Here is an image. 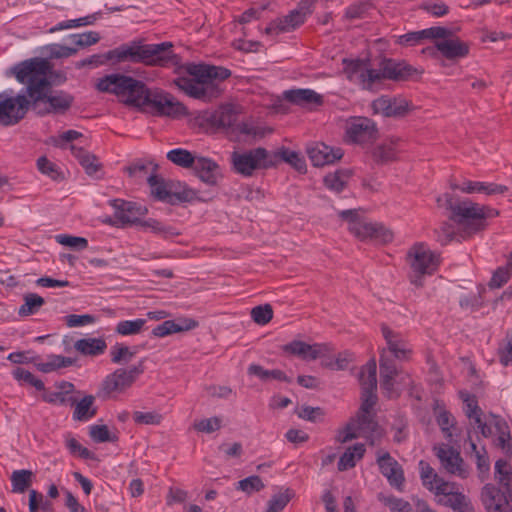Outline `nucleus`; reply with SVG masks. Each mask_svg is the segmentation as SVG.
Listing matches in <instances>:
<instances>
[{
    "mask_svg": "<svg viewBox=\"0 0 512 512\" xmlns=\"http://www.w3.org/2000/svg\"><path fill=\"white\" fill-rule=\"evenodd\" d=\"M171 42H162L158 44H146L142 39L133 40L129 43L120 45L103 54H94L88 57V62L93 66H99L111 62L112 64L121 62L143 63L148 66H168L174 63L176 58L172 50Z\"/></svg>",
    "mask_w": 512,
    "mask_h": 512,
    "instance_id": "obj_1",
    "label": "nucleus"
},
{
    "mask_svg": "<svg viewBox=\"0 0 512 512\" xmlns=\"http://www.w3.org/2000/svg\"><path fill=\"white\" fill-rule=\"evenodd\" d=\"M185 70L193 78L178 77L174 84L189 97L204 102L218 98L222 93L219 82L231 75L227 68L206 64L189 63Z\"/></svg>",
    "mask_w": 512,
    "mask_h": 512,
    "instance_id": "obj_2",
    "label": "nucleus"
},
{
    "mask_svg": "<svg viewBox=\"0 0 512 512\" xmlns=\"http://www.w3.org/2000/svg\"><path fill=\"white\" fill-rule=\"evenodd\" d=\"M97 90L116 95L127 104L144 109L151 89L140 80L123 74H109L99 79Z\"/></svg>",
    "mask_w": 512,
    "mask_h": 512,
    "instance_id": "obj_3",
    "label": "nucleus"
},
{
    "mask_svg": "<svg viewBox=\"0 0 512 512\" xmlns=\"http://www.w3.org/2000/svg\"><path fill=\"white\" fill-rule=\"evenodd\" d=\"M495 478L500 488L486 484L482 489V501L488 512H512V470L506 460L495 463Z\"/></svg>",
    "mask_w": 512,
    "mask_h": 512,
    "instance_id": "obj_4",
    "label": "nucleus"
},
{
    "mask_svg": "<svg viewBox=\"0 0 512 512\" xmlns=\"http://www.w3.org/2000/svg\"><path fill=\"white\" fill-rule=\"evenodd\" d=\"M50 69V63L46 59L35 57L15 64L6 75L14 76L18 82L24 84L22 93L33 98L50 80L48 78Z\"/></svg>",
    "mask_w": 512,
    "mask_h": 512,
    "instance_id": "obj_5",
    "label": "nucleus"
},
{
    "mask_svg": "<svg viewBox=\"0 0 512 512\" xmlns=\"http://www.w3.org/2000/svg\"><path fill=\"white\" fill-rule=\"evenodd\" d=\"M445 200V208L451 212L450 220L462 226L468 233H475L484 229V210L478 203L469 199H455L453 195L445 193L437 198L440 204Z\"/></svg>",
    "mask_w": 512,
    "mask_h": 512,
    "instance_id": "obj_6",
    "label": "nucleus"
},
{
    "mask_svg": "<svg viewBox=\"0 0 512 512\" xmlns=\"http://www.w3.org/2000/svg\"><path fill=\"white\" fill-rule=\"evenodd\" d=\"M338 216L348 222L349 231L360 240L373 239L383 244L393 240V232L380 223H370L364 221L360 216L359 210H342Z\"/></svg>",
    "mask_w": 512,
    "mask_h": 512,
    "instance_id": "obj_7",
    "label": "nucleus"
},
{
    "mask_svg": "<svg viewBox=\"0 0 512 512\" xmlns=\"http://www.w3.org/2000/svg\"><path fill=\"white\" fill-rule=\"evenodd\" d=\"M74 102V97L63 91H53L52 82L49 80L39 94L33 97V112L44 117L49 114H65Z\"/></svg>",
    "mask_w": 512,
    "mask_h": 512,
    "instance_id": "obj_8",
    "label": "nucleus"
},
{
    "mask_svg": "<svg viewBox=\"0 0 512 512\" xmlns=\"http://www.w3.org/2000/svg\"><path fill=\"white\" fill-rule=\"evenodd\" d=\"M407 261L411 267L410 281L413 285H423L422 277L431 275L437 269V256L423 243L414 244L407 252Z\"/></svg>",
    "mask_w": 512,
    "mask_h": 512,
    "instance_id": "obj_9",
    "label": "nucleus"
},
{
    "mask_svg": "<svg viewBox=\"0 0 512 512\" xmlns=\"http://www.w3.org/2000/svg\"><path fill=\"white\" fill-rule=\"evenodd\" d=\"M231 162L234 171L243 176H252L255 170L267 169L275 166L271 153L262 147H257L244 152L234 151L231 154Z\"/></svg>",
    "mask_w": 512,
    "mask_h": 512,
    "instance_id": "obj_10",
    "label": "nucleus"
},
{
    "mask_svg": "<svg viewBox=\"0 0 512 512\" xmlns=\"http://www.w3.org/2000/svg\"><path fill=\"white\" fill-rule=\"evenodd\" d=\"M143 111H149L154 116L181 118L188 115L186 106L175 96L161 89H153Z\"/></svg>",
    "mask_w": 512,
    "mask_h": 512,
    "instance_id": "obj_11",
    "label": "nucleus"
},
{
    "mask_svg": "<svg viewBox=\"0 0 512 512\" xmlns=\"http://www.w3.org/2000/svg\"><path fill=\"white\" fill-rule=\"evenodd\" d=\"M147 182L151 187V194L157 200L171 205L178 202H191L197 198L195 190L186 186L182 190H178V187L181 186L180 183L166 182L162 177L155 174L150 175Z\"/></svg>",
    "mask_w": 512,
    "mask_h": 512,
    "instance_id": "obj_12",
    "label": "nucleus"
},
{
    "mask_svg": "<svg viewBox=\"0 0 512 512\" xmlns=\"http://www.w3.org/2000/svg\"><path fill=\"white\" fill-rule=\"evenodd\" d=\"M238 113L233 105H221L215 111L199 112L194 118V124L206 132H216L220 129L234 130Z\"/></svg>",
    "mask_w": 512,
    "mask_h": 512,
    "instance_id": "obj_13",
    "label": "nucleus"
},
{
    "mask_svg": "<svg viewBox=\"0 0 512 512\" xmlns=\"http://www.w3.org/2000/svg\"><path fill=\"white\" fill-rule=\"evenodd\" d=\"M33 98L24 93L16 96L0 94V124L13 126L25 118L29 110L33 111Z\"/></svg>",
    "mask_w": 512,
    "mask_h": 512,
    "instance_id": "obj_14",
    "label": "nucleus"
},
{
    "mask_svg": "<svg viewBox=\"0 0 512 512\" xmlns=\"http://www.w3.org/2000/svg\"><path fill=\"white\" fill-rule=\"evenodd\" d=\"M144 360L129 369L119 368L107 375L101 383L98 396L108 397L114 392H123L129 388L139 375L144 372Z\"/></svg>",
    "mask_w": 512,
    "mask_h": 512,
    "instance_id": "obj_15",
    "label": "nucleus"
},
{
    "mask_svg": "<svg viewBox=\"0 0 512 512\" xmlns=\"http://www.w3.org/2000/svg\"><path fill=\"white\" fill-rule=\"evenodd\" d=\"M438 482L434 494L439 505L449 507L454 512H475L471 500L458 490L456 483L445 480Z\"/></svg>",
    "mask_w": 512,
    "mask_h": 512,
    "instance_id": "obj_16",
    "label": "nucleus"
},
{
    "mask_svg": "<svg viewBox=\"0 0 512 512\" xmlns=\"http://www.w3.org/2000/svg\"><path fill=\"white\" fill-rule=\"evenodd\" d=\"M343 63L348 79L357 83L363 89L373 90L374 86L378 84L379 78L376 74V69L370 68L368 61L344 59Z\"/></svg>",
    "mask_w": 512,
    "mask_h": 512,
    "instance_id": "obj_17",
    "label": "nucleus"
},
{
    "mask_svg": "<svg viewBox=\"0 0 512 512\" xmlns=\"http://www.w3.org/2000/svg\"><path fill=\"white\" fill-rule=\"evenodd\" d=\"M435 455L441 467L450 475L465 479L469 475V467L464 462L459 451L447 444L434 447Z\"/></svg>",
    "mask_w": 512,
    "mask_h": 512,
    "instance_id": "obj_18",
    "label": "nucleus"
},
{
    "mask_svg": "<svg viewBox=\"0 0 512 512\" xmlns=\"http://www.w3.org/2000/svg\"><path fill=\"white\" fill-rule=\"evenodd\" d=\"M346 135L354 143L365 144L378 138V129L373 120L367 117H355L347 123Z\"/></svg>",
    "mask_w": 512,
    "mask_h": 512,
    "instance_id": "obj_19",
    "label": "nucleus"
},
{
    "mask_svg": "<svg viewBox=\"0 0 512 512\" xmlns=\"http://www.w3.org/2000/svg\"><path fill=\"white\" fill-rule=\"evenodd\" d=\"M381 388L387 397H397L399 394L396 392L394 385L396 377L400 375V370L395 364L393 357L388 356L386 350L383 349L379 358Z\"/></svg>",
    "mask_w": 512,
    "mask_h": 512,
    "instance_id": "obj_20",
    "label": "nucleus"
},
{
    "mask_svg": "<svg viewBox=\"0 0 512 512\" xmlns=\"http://www.w3.org/2000/svg\"><path fill=\"white\" fill-rule=\"evenodd\" d=\"M111 206L115 209V218L125 225H136L140 216L147 214L148 209L136 202L125 201L121 199H113L110 201Z\"/></svg>",
    "mask_w": 512,
    "mask_h": 512,
    "instance_id": "obj_21",
    "label": "nucleus"
},
{
    "mask_svg": "<svg viewBox=\"0 0 512 512\" xmlns=\"http://www.w3.org/2000/svg\"><path fill=\"white\" fill-rule=\"evenodd\" d=\"M374 113L385 117H403L410 110V103L401 97L381 96L372 102Z\"/></svg>",
    "mask_w": 512,
    "mask_h": 512,
    "instance_id": "obj_22",
    "label": "nucleus"
},
{
    "mask_svg": "<svg viewBox=\"0 0 512 512\" xmlns=\"http://www.w3.org/2000/svg\"><path fill=\"white\" fill-rule=\"evenodd\" d=\"M309 159L316 167L333 164L340 160L344 153L341 148H334L323 142H317L309 145L306 149Z\"/></svg>",
    "mask_w": 512,
    "mask_h": 512,
    "instance_id": "obj_23",
    "label": "nucleus"
},
{
    "mask_svg": "<svg viewBox=\"0 0 512 512\" xmlns=\"http://www.w3.org/2000/svg\"><path fill=\"white\" fill-rule=\"evenodd\" d=\"M377 463L380 472L387 478L389 484L402 491L405 477L401 465L388 452L378 456Z\"/></svg>",
    "mask_w": 512,
    "mask_h": 512,
    "instance_id": "obj_24",
    "label": "nucleus"
},
{
    "mask_svg": "<svg viewBox=\"0 0 512 512\" xmlns=\"http://www.w3.org/2000/svg\"><path fill=\"white\" fill-rule=\"evenodd\" d=\"M282 350L303 360H316L328 352L329 348L326 344L310 345L300 340H293L283 345Z\"/></svg>",
    "mask_w": 512,
    "mask_h": 512,
    "instance_id": "obj_25",
    "label": "nucleus"
},
{
    "mask_svg": "<svg viewBox=\"0 0 512 512\" xmlns=\"http://www.w3.org/2000/svg\"><path fill=\"white\" fill-rule=\"evenodd\" d=\"M435 48L448 60L464 58L469 54L470 45L455 36H449L444 40L435 42Z\"/></svg>",
    "mask_w": 512,
    "mask_h": 512,
    "instance_id": "obj_26",
    "label": "nucleus"
},
{
    "mask_svg": "<svg viewBox=\"0 0 512 512\" xmlns=\"http://www.w3.org/2000/svg\"><path fill=\"white\" fill-rule=\"evenodd\" d=\"M381 331L393 357L399 360L409 359L412 351L401 334L393 331L386 324H382Z\"/></svg>",
    "mask_w": 512,
    "mask_h": 512,
    "instance_id": "obj_27",
    "label": "nucleus"
},
{
    "mask_svg": "<svg viewBox=\"0 0 512 512\" xmlns=\"http://www.w3.org/2000/svg\"><path fill=\"white\" fill-rule=\"evenodd\" d=\"M192 169L199 179L208 185H215L218 178L221 177L219 165L210 158L198 157Z\"/></svg>",
    "mask_w": 512,
    "mask_h": 512,
    "instance_id": "obj_28",
    "label": "nucleus"
},
{
    "mask_svg": "<svg viewBox=\"0 0 512 512\" xmlns=\"http://www.w3.org/2000/svg\"><path fill=\"white\" fill-rule=\"evenodd\" d=\"M284 99L288 102L305 106L309 104H317L320 105L322 103V97L314 90L311 89H292L284 91L283 93Z\"/></svg>",
    "mask_w": 512,
    "mask_h": 512,
    "instance_id": "obj_29",
    "label": "nucleus"
},
{
    "mask_svg": "<svg viewBox=\"0 0 512 512\" xmlns=\"http://www.w3.org/2000/svg\"><path fill=\"white\" fill-rule=\"evenodd\" d=\"M494 427L498 436L494 439V445L501 449L506 456H512V436L507 422L495 416Z\"/></svg>",
    "mask_w": 512,
    "mask_h": 512,
    "instance_id": "obj_30",
    "label": "nucleus"
},
{
    "mask_svg": "<svg viewBox=\"0 0 512 512\" xmlns=\"http://www.w3.org/2000/svg\"><path fill=\"white\" fill-rule=\"evenodd\" d=\"M70 149L74 157L79 161L80 165L85 169V172L89 176H94L101 170V164L98 162V159L94 154H91L85 149L75 145H71Z\"/></svg>",
    "mask_w": 512,
    "mask_h": 512,
    "instance_id": "obj_31",
    "label": "nucleus"
},
{
    "mask_svg": "<svg viewBox=\"0 0 512 512\" xmlns=\"http://www.w3.org/2000/svg\"><path fill=\"white\" fill-rule=\"evenodd\" d=\"M271 157L272 160L275 161V166L279 161H284L290 164L298 172H306V162L304 158L295 151H291L288 148L282 147L278 151L271 153Z\"/></svg>",
    "mask_w": 512,
    "mask_h": 512,
    "instance_id": "obj_32",
    "label": "nucleus"
},
{
    "mask_svg": "<svg viewBox=\"0 0 512 512\" xmlns=\"http://www.w3.org/2000/svg\"><path fill=\"white\" fill-rule=\"evenodd\" d=\"M74 348L86 356H98L105 352L106 341L103 338H82L75 342Z\"/></svg>",
    "mask_w": 512,
    "mask_h": 512,
    "instance_id": "obj_33",
    "label": "nucleus"
},
{
    "mask_svg": "<svg viewBox=\"0 0 512 512\" xmlns=\"http://www.w3.org/2000/svg\"><path fill=\"white\" fill-rule=\"evenodd\" d=\"M361 391L376 392L377 390V364L374 358L370 359L359 374Z\"/></svg>",
    "mask_w": 512,
    "mask_h": 512,
    "instance_id": "obj_34",
    "label": "nucleus"
},
{
    "mask_svg": "<svg viewBox=\"0 0 512 512\" xmlns=\"http://www.w3.org/2000/svg\"><path fill=\"white\" fill-rule=\"evenodd\" d=\"M35 478V473L32 470L20 469L12 472L10 476L12 492L24 493L32 485Z\"/></svg>",
    "mask_w": 512,
    "mask_h": 512,
    "instance_id": "obj_35",
    "label": "nucleus"
},
{
    "mask_svg": "<svg viewBox=\"0 0 512 512\" xmlns=\"http://www.w3.org/2000/svg\"><path fill=\"white\" fill-rule=\"evenodd\" d=\"M95 397L86 395L80 401L76 400L73 419L77 421H87L97 414V407L94 406Z\"/></svg>",
    "mask_w": 512,
    "mask_h": 512,
    "instance_id": "obj_36",
    "label": "nucleus"
},
{
    "mask_svg": "<svg viewBox=\"0 0 512 512\" xmlns=\"http://www.w3.org/2000/svg\"><path fill=\"white\" fill-rule=\"evenodd\" d=\"M398 139H391L389 143H382L372 150V158L377 164H387L396 160V145Z\"/></svg>",
    "mask_w": 512,
    "mask_h": 512,
    "instance_id": "obj_37",
    "label": "nucleus"
},
{
    "mask_svg": "<svg viewBox=\"0 0 512 512\" xmlns=\"http://www.w3.org/2000/svg\"><path fill=\"white\" fill-rule=\"evenodd\" d=\"M461 191L464 193L483 192L487 195L503 194L508 191V187L504 185L484 182L465 181L462 184Z\"/></svg>",
    "mask_w": 512,
    "mask_h": 512,
    "instance_id": "obj_38",
    "label": "nucleus"
},
{
    "mask_svg": "<svg viewBox=\"0 0 512 512\" xmlns=\"http://www.w3.org/2000/svg\"><path fill=\"white\" fill-rule=\"evenodd\" d=\"M351 176L352 171L350 169H338L334 173L327 174L323 182L329 190L339 193L345 188Z\"/></svg>",
    "mask_w": 512,
    "mask_h": 512,
    "instance_id": "obj_39",
    "label": "nucleus"
},
{
    "mask_svg": "<svg viewBox=\"0 0 512 512\" xmlns=\"http://www.w3.org/2000/svg\"><path fill=\"white\" fill-rule=\"evenodd\" d=\"M305 19L306 12H302L301 10H292L286 16L276 19L278 32H289L295 30L305 22Z\"/></svg>",
    "mask_w": 512,
    "mask_h": 512,
    "instance_id": "obj_40",
    "label": "nucleus"
},
{
    "mask_svg": "<svg viewBox=\"0 0 512 512\" xmlns=\"http://www.w3.org/2000/svg\"><path fill=\"white\" fill-rule=\"evenodd\" d=\"M365 453L364 444L357 443L349 447L338 461V470L346 471L356 465L355 458L361 459Z\"/></svg>",
    "mask_w": 512,
    "mask_h": 512,
    "instance_id": "obj_41",
    "label": "nucleus"
},
{
    "mask_svg": "<svg viewBox=\"0 0 512 512\" xmlns=\"http://www.w3.org/2000/svg\"><path fill=\"white\" fill-rule=\"evenodd\" d=\"M24 303L18 310V315L21 317H27L37 313L40 308L45 304L43 297L36 293H27L23 296Z\"/></svg>",
    "mask_w": 512,
    "mask_h": 512,
    "instance_id": "obj_42",
    "label": "nucleus"
},
{
    "mask_svg": "<svg viewBox=\"0 0 512 512\" xmlns=\"http://www.w3.org/2000/svg\"><path fill=\"white\" fill-rule=\"evenodd\" d=\"M198 157H195L190 151L182 148L170 150L167 153V159L177 166L183 168L194 167Z\"/></svg>",
    "mask_w": 512,
    "mask_h": 512,
    "instance_id": "obj_43",
    "label": "nucleus"
},
{
    "mask_svg": "<svg viewBox=\"0 0 512 512\" xmlns=\"http://www.w3.org/2000/svg\"><path fill=\"white\" fill-rule=\"evenodd\" d=\"M357 428L367 437L381 435L380 426L371 414L357 413Z\"/></svg>",
    "mask_w": 512,
    "mask_h": 512,
    "instance_id": "obj_44",
    "label": "nucleus"
},
{
    "mask_svg": "<svg viewBox=\"0 0 512 512\" xmlns=\"http://www.w3.org/2000/svg\"><path fill=\"white\" fill-rule=\"evenodd\" d=\"M139 226H142L144 228L150 229L153 233L163 236L164 238H172L179 235V232H177L173 227L167 226L163 224L162 222L149 218L147 220H139V222L136 224Z\"/></svg>",
    "mask_w": 512,
    "mask_h": 512,
    "instance_id": "obj_45",
    "label": "nucleus"
},
{
    "mask_svg": "<svg viewBox=\"0 0 512 512\" xmlns=\"http://www.w3.org/2000/svg\"><path fill=\"white\" fill-rule=\"evenodd\" d=\"M146 322V319L142 318L120 321L115 327V332L122 336L137 335L144 330Z\"/></svg>",
    "mask_w": 512,
    "mask_h": 512,
    "instance_id": "obj_46",
    "label": "nucleus"
},
{
    "mask_svg": "<svg viewBox=\"0 0 512 512\" xmlns=\"http://www.w3.org/2000/svg\"><path fill=\"white\" fill-rule=\"evenodd\" d=\"M419 466L421 469V480L423 483V486L426 487L429 491L435 492V486L439 485V480H444L443 478L439 477L435 472L434 469L425 461L421 460L419 462Z\"/></svg>",
    "mask_w": 512,
    "mask_h": 512,
    "instance_id": "obj_47",
    "label": "nucleus"
},
{
    "mask_svg": "<svg viewBox=\"0 0 512 512\" xmlns=\"http://www.w3.org/2000/svg\"><path fill=\"white\" fill-rule=\"evenodd\" d=\"M29 511L53 512V505L49 500L44 499L43 494L31 489L29 490Z\"/></svg>",
    "mask_w": 512,
    "mask_h": 512,
    "instance_id": "obj_48",
    "label": "nucleus"
},
{
    "mask_svg": "<svg viewBox=\"0 0 512 512\" xmlns=\"http://www.w3.org/2000/svg\"><path fill=\"white\" fill-rule=\"evenodd\" d=\"M397 68L398 62L392 59H384L380 63V68L376 69V74L379 78L378 84L381 83L384 79L398 81Z\"/></svg>",
    "mask_w": 512,
    "mask_h": 512,
    "instance_id": "obj_49",
    "label": "nucleus"
},
{
    "mask_svg": "<svg viewBox=\"0 0 512 512\" xmlns=\"http://www.w3.org/2000/svg\"><path fill=\"white\" fill-rule=\"evenodd\" d=\"M89 436L96 443L116 442L118 437L111 435L106 425H92L89 428Z\"/></svg>",
    "mask_w": 512,
    "mask_h": 512,
    "instance_id": "obj_50",
    "label": "nucleus"
},
{
    "mask_svg": "<svg viewBox=\"0 0 512 512\" xmlns=\"http://www.w3.org/2000/svg\"><path fill=\"white\" fill-rule=\"evenodd\" d=\"M251 318L258 325H266L273 318V309L270 304L258 305L252 308Z\"/></svg>",
    "mask_w": 512,
    "mask_h": 512,
    "instance_id": "obj_51",
    "label": "nucleus"
},
{
    "mask_svg": "<svg viewBox=\"0 0 512 512\" xmlns=\"http://www.w3.org/2000/svg\"><path fill=\"white\" fill-rule=\"evenodd\" d=\"M265 485L258 475H252L240 480L237 483V489L251 495L254 492H259L264 489Z\"/></svg>",
    "mask_w": 512,
    "mask_h": 512,
    "instance_id": "obj_52",
    "label": "nucleus"
},
{
    "mask_svg": "<svg viewBox=\"0 0 512 512\" xmlns=\"http://www.w3.org/2000/svg\"><path fill=\"white\" fill-rule=\"evenodd\" d=\"M136 354L128 346L117 344L111 349V361L114 364L128 363Z\"/></svg>",
    "mask_w": 512,
    "mask_h": 512,
    "instance_id": "obj_53",
    "label": "nucleus"
},
{
    "mask_svg": "<svg viewBox=\"0 0 512 512\" xmlns=\"http://www.w3.org/2000/svg\"><path fill=\"white\" fill-rule=\"evenodd\" d=\"M296 414L301 419L316 423L323 420L325 411L321 407L303 405L299 410L296 411Z\"/></svg>",
    "mask_w": 512,
    "mask_h": 512,
    "instance_id": "obj_54",
    "label": "nucleus"
},
{
    "mask_svg": "<svg viewBox=\"0 0 512 512\" xmlns=\"http://www.w3.org/2000/svg\"><path fill=\"white\" fill-rule=\"evenodd\" d=\"M96 19H97L96 14H93V15L81 17L78 19L62 21V22L58 23L55 27L51 28L50 32H55V31L74 28V27L91 25L95 22Z\"/></svg>",
    "mask_w": 512,
    "mask_h": 512,
    "instance_id": "obj_55",
    "label": "nucleus"
},
{
    "mask_svg": "<svg viewBox=\"0 0 512 512\" xmlns=\"http://www.w3.org/2000/svg\"><path fill=\"white\" fill-rule=\"evenodd\" d=\"M66 447L72 455H77L85 460H94L95 454L82 446L75 438L70 437L66 440Z\"/></svg>",
    "mask_w": 512,
    "mask_h": 512,
    "instance_id": "obj_56",
    "label": "nucleus"
},
{
    "mask_svg": "<svg viewBox=\"0 0 512 512\" xmlns=\"http://www.w3.org/2000/svg\"><path fill=\"white\" fill-rule=\"evenodd\" d=\"M56 241L61 245L68 246L77 250L85 249L88 246V241L86 238L71 236L67 234L57 235Z\"/></svg>",
    "mask_w": 512,
    "mask_h": 512,
    "instance_id": "obj_57",
    "label": "nucleus"
},
{
    "mask_svg": "<svg viewBox=\"0 0 512 512\" xmlns=\"http://www.w3.org/2000/svg\"><path fill=\"white\" fill-rule=\"evenodd\" d=\"M291 499L289 489L285 493L275 494L268 501L266 512H280L282 511Z\"/></svg>",
    "mask_w": 512,
    "mask_h": 512,
    "instance_id": "obj_58",
    "label": "nucleus"
},
{
    "mask_svg": "<svg viewBox=\"0 0 512 512\" xmlns=\"http://www.w3.org/2000/svg\"><path fill=\"white\" fill-rule=\"evenodd\" d=\"M37 167L42 174L49 176L53 180L62 178L61 173L58 171L57 165L47 159L45 156L37 160Z\"/></svg>",
    "mask_w": 512,
    "mask_h": 512,
    "instance_id": "obj_59",
    "label": "nucleus"
},
{
    "mask_svg": "<svg viewBox=\"0 0 512 512\" xmlns=\"http://www.w3.org/2000/svg\"><path fill=\"white\" fill-rule=\"evenodd\" d=\"M44 401L52 404H61L66 405L69 404L71 406H74L76 403V398L73 396H65L61 391H54V392H45L43 394Z\"/></svg>",
    "mask_w": 512,
    "mask_h": 512,
    "instance_id": "obj_60",
    "label": "nucleus"
},
{
    "mask_svg": "<svg viewBox=\"0 0 512 512\" xmlns=\"http://www.w3.org/2000/svg\"><path fill=\"white\" fill-rule=\"evenodd\" d=\"M133 419L137 424L158 425L162 420V416L157 412L135 411Z\"/></svg>",
    "mask_w": 512,
    "mask_h": 512,
    "instance_id": "obj_61",
    "label": "nucleus"
},
{
    "mask_svg": "<svg viewBox=\"0 0 512 512\" xmlns=\"http://www.w3.org/2000/svg\"><path fill=\"white\" fill-rule=\"evenodd\" d=\"M437 424L441 428L442 432L445 434L447 438L452 437V433L450 431V428L454 426L455 419L452 416V414L446 410H442L437 418H436Z\"/></svg>",
    "mask_w": 512,
    "mask_h": 512,
    "instance_id": "obj_62",
    "label": "nucleus"
},
{
    "mask_svg": "<svg viewBox=\"0 0 512 512\" xmlns=\"http://www.w3.org/2000/svg\"><path fill=\"white\" fill-rule=\"evenodd\" d=\"M73 43L80 47H87L96 44L100 40L97 32L89 31L82 34L71 35Z\"/></svg>",
    "mask_w": 512,
    "mask_h": 512,
    "instance_id": "obj_63",
    "label": "nucleus"
},
{
    "mask_svg": "<svg viewBox=\"0 0 512 512\" xmlns=\"http://www.w3.org/2000/svg\"><path fill=\"white\" fill-rule=\"evenodd\" d=\"M384 504L387 505L392 512H411L412 510L409 502L394 496L385 498Z\"/></svg>",
    "mask_w": 512,
    "mask_h": 512,
    "instance_id": "obj_64",
    "label": "nucleus"
}]
</instances>
